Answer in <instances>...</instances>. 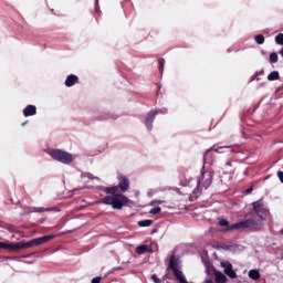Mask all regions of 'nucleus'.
Listing matches in <instances>:
<instances>
[{
	"label": "nucleus",
	"instance_id": "nucleus-1",
	"mask_svg": "<svg viewBox=\"0 0 283 283\" xmlns=\"http://www.w3.org/2000/svg\"><path fill=\"white\" fill-rule=\"evenodd\" d=\"M129 189V181L125 177H119L118 186H111L103 188L104 193L107 196L104 197L101 202L103 205H108L112 209H116L120 211L123 207H127L129 205V198L125 197V191ZM122 191V193H118Z\"/></svg>",
	"mask_w": 283,
	"mask_h": 283
},
{
	"label": "nucleus",
	"instance_id": "nucleus-2",
	"mask_svg": "<svg viewBox=\"0 0 283 283\" xmlns=\"http://www.w3.org/2000/svg\"><path fill=\"white\" fill-rule=\"evenodd\" d=\"M50 156L54 158V160H59V163H63L64 165H70V163L74 161V156L63 150H52Z\"/></svg>",
	"mask_w": 283,
	"mask_h": 283
},
{
	"label": "nucleus",
	"instance_id": "nucleus-3",
	"mask_svg": "<svg viewBox=\"0 0 283 283\" xmlns=\"http://www.w3.org/2000/svg\"><path fill=\"white\" fill-rule=\"evenodd\" d=\"M54 240V235H44L41 238L33 239L27 243L20 242L21 249H32V247H41V244H45Z\"/></svg>",
	"mask_w": 283,
	"mask_h": 283
},
{
	"label": "nucleus",
	"instance_id": "nucleus-4",
	"mask_svg": "<svg viewBox=\"0 0 283 283\" xmlns=\"http://www.w3.org/2000/svg\"><path fill=\"white\" fill-rule=\"evenodd\" d=\"M170 269L180 283H188L187 279H185V275H182V272L180 271V266L178 265V259L172 256V259L170 260Z\"/></svg>",
	"mask_w": 283,
	"mask_h": 283
},
{
	"label": "nucleus",
	"instance_id": "nucleus-5",
	"mask_svg": "<svg viewBox=\"0 0 283 283\" xmlns=\"http://www.w3.org/2000/svg\"><path fill=\"white\" fill-rule=\"evenodd\" d=\"M0 249H4L7 251H19L21 250V242L12 243L10 241L0 242Z\"/></svg>",
	"mask_w": 283,
	"mask_h": 283
},
{
	"label": "nucleus",
	"instance_id": "nucleus-6",
	"mask_svg": "<svg viewBox=\"0 0 283 283\" xmlns=\"http://www.w3.org/2000/svg\"><path fill=\"white\" fill-rule=\"evenodd\" d=\"M253 208L258 216H260V218H264V216H266V210L264 209V203H262V201L254 202ZM260 211H264V216H262Z\"/></svg>",
	"mask_w": 283,
	"mask_h": 283
},
{
	"label": "nucleus",
	"instance_id": "nucleus-7",
	"mask_svg": "<svg viewBox=\"0 0 283 283\" xmlns=\"http://www.w3.org/2000/svg\"><path fill=\"white\" fill-rule=\"evenodd\" d=\"M149 252H151V247H149V245H139L136 248V253L138 255H143V254L149 253Z\"/></svg>",
	"mask_w": 283,
	"mask_h": 283
},
{
	"label": "nucleus",
	"instance_id": "nucleus-8",
	"mask_svg": "<svg viewBox=\"0 0 283 283\" xmlns=\"http://www.w3.org/2000/svg\"><path fill=\"white\" fill-rule=\"evenodd\" d=\"M24 116H34L36 114V106L29 105L23 111Z\"/></svg>",
	"mask_w": 283,
	"mask_h": 283
},
{
	"label": "nucleus",
	"instance_id": "nucleus-9",
	"mask_svg": "<svg viewBox=\"0 0 283 283\" xmlns=\"http://www.w3.org/2000/svg\"><path fill=\"white\" fill-rule=\"evenodd\" d=\"M77 82H78V77L76 75H69L65 81V85L66 87H72V85H74Z\"/></svg>",
	"mask_w": 283,
	"mask_h": 283
},
{
	"label": "nucleus",
	"instance_id": "nucleus-10",
	"mask_svg": "<svg viewBox=\"0 0 283 283\" xmlns=\"http://www.w3.org/2000/svg\"><path fill=\"white\" fill-rule=\"evenodd\" d=\"M157 113H151L147 116L146 118V127H148V129H151V123H154V118L156 116Z\"/></svg>",
	"mask_w": 283,
	"mask_h": 283
},
{
	"label": "nucleus",
	"instance_id": "nucleus-11",
	"mask_svg": "<svg viewBox=\"0 0 283 283\" xmlns=\"http://www.w3.org/2000/svg\"><path fill=\"white\" fill-rule=\"evenodd\" d=\"M214 275L217 283H227V276L224 274L217 272Z\"/></svg>",
	"mask_w": 283,
	"mask_h": 283
},
{
	"label": "nucleus",
	"instance_id": "nucleus-12",
	"mask_svg": "<svg viewBox=\"0 0 283 283\" xmlns=\"http://www.w3.org/2000/svg\"><path fill=\"white\" fill-rule=\"evenodd\" d=\"M280 78V72L273 71L268 75V81H277Z\"/></svg>",
	"mask_w": 283,
	"mask_h": 283
},
{
	"label": "nucleus",
	"instance_id": "nucleus-13",
	"mask_svg": "<svg viewBox=\"0 0 283 283\" xmlns=\"http://www.w3.org/2000/svg\"><path fill=\"white\" fill-rule=\"evenodd\" d=\"M249 277L251 280H260V272H258L256 270H251L249 272Z\"/></svg>",
	"mask_w": 283,
	"mask_h": 283
},
{
	"label": "nucleus",
	"instance_id": "nucleus-14",
	"mask_svg": "<svg viewBox=\"0 0 283 283\" xmlns=\"http://www.w3.org/2000/svg\"><path fill=\"white\" fill-rule=\"evenodd\" d=\"M154 221L151 220H142V221H138V227H151Z\"/></svg>",
	"mask_w": 283,
	"mask_h": 283
},
{
	"label": "nucleus",
	"instance_id": "nucleus-15",
	"mask_svg": "<svg viewBox=\"0 0 283 283\" xmlns=\"http://www.w3.org/2000/svg\"><path fill=\"white\" fill-rule=\"evenodd\" d=\"M221 266L224 269V273L233 269V266L229 262H221Z\"/></svg>",
	"mask_w": 283,
	"mask_h": 283
},
{
	"label": "nucleus",
	"instance_id": "nucleus-16",
	"mask_svg": "<svg viewBox=\"0 0 283 283\" xmlns=\"http://www.w3.org/2000/svg\"><path fill=\"white\" fill-rule=\"evenodd\" d=\"M226 275H228V277H231V280H235V277H238V274H235V271L232 270H228V272H226Z\"/></svg>",
	"mask_w": 283,
	"mask_h": 283
},
{
	"label": "nucleus",
	"instance_id": "nucleus-17",
	"mask_svg": "<svg viewBox=\"0 0 283 283\" xmlns=\"http://www.w3.org/2000/svg\"><path fill=\"white\" fill-rule=\"evenodd\" d=\"M275 42L277 45H283V33L275 36Z\"/></svg>",
	"mask_w": 283,
	"mask_h": 283
},
{
	"label": "nucleus",
	"instance_id": "nucleus-18",
	"mask_svg": "<svg viewBox=\"0 0 283 283\" xmlns=\"http://www.w3.org/2000/svg\"><path fill=\"white\" fill-rule=\"evenodd\" d=\"M255 41L256 43H259V45H262V43H264V35L262 34L256 35Z\"/></svg>",
	"mask_w": 283,
	"mask_h": 283
},
{
	"label": "nucleus",
	"instance_id": "nucleus-19",
	"mask_svg": "<svg viewBox=\"0 0 283 283\" xmlns=\"http://www.w3.org/2000/svg\"><path fill=\"white\" fill-rule=\"evenodd\" d=\"M270 62L271 63H277V53H271L270 54Z\"/></svg>",
	"mask_w": 283,
	"mask_h": 283
},
{
	"label": "nucleus",
	"instance_id": "nucleus-20",
	"mask_svg": "<svg viewBox=\"0 0 283 283\" xmlns=\"http://www.w3.org/2000/svg\"><path fill=\"white\" fill-rule=\"evenodd\" d=\"M160 211H161L160 207H157V208L150 209L149 213H151L153 216H157V213H160Z\"/></svg>",
	"mask_w": 283,
	"mask_h": 283
},
{
	"label": "nucleus",
	"instance_id": "nucleus-21",
	"mask_svg": "<svg viewBox=\"0 0 283 283\" xmlns=\"http://www.w3.org/2000/svg\"><path fill=\"white\" fill-rule=\"evenodd\" d=\"M220 227H229V221L222 219L219 221Z\"/></svg>",
	"mask_w": 283,
	"mask_h": 283
},
{
	"label": "nucleus",
	"instance_id": "nucleus-22",
	"mask_svg": "<svg viewBox=\"0 0 283 283\" xmlns=\"http://www.w3.org/2000/svg\"><path fill=\"white\" fill-rule=\"evenodd\" d=\"M156 205H163V200H156L150 202V207H156Z\"/></svg>",
	"mask_w": 283,
	"mask_h": 283
},
{
	"label": "nucleus",
	"instance_id": "nucleus-23",
	"mask_svg": "<svg viewBox=\"0 0 283 283\" xmlns=\"http://www.w3.org/2000/svg\"><path fill=\"white\" fill-rule=\"evenodd\" d=\"M151 280L155 283H160V279H158V276L156 274L151 275Z\"/></svg>",
	"mask_w": 283,
	"mask_h": 283
},
{
	"label": "nucleus",
	"instance_id": "nucleus-24",
	"mask_svg": "<svg viewBox=\"0 0 283 283\" xmlns=\"http://www.w3.org/2000/svg\"><path fill=\"white\" fill-rule=\"evenodd\" d=\"M92 283H101V277H95L92 280Z\"/></svg>",
	"mask_w": 283,
	"mask_h": 283
},
{
	"label": "nucleus",
	"instance_id": "nucleus-25",
	"mask_svg": "<svg viewBox=\"0 0 283 283\" xmlns=\"http://www.w3.org/2000/svg\"><path fill=\"white\" fill-rule=\"evenodd\" d=\"M229 229H239V227H238V224H233Z\"/></svg>",
	"mask_w": 283,
	"mask_h": 283
},
{
	"label": "nucleus",
	"instance_id": "nucleus-26",
	"mask_svg": "<svg viewBox=\"0 0 283 283\" xmlns=\"http://www.w3.org/2000/svg\"><path fill=\"white\" fill-rule=\"evenodd\" d=\"M251 191H253V188L248 189L247 193H251Z\"/></svg>",
	"mask_w": 283,
	"mask_h": 283
},
{
	"label": "nucleus",
	"instance_id": "nucleus-27",
	"mask_svg": "<svg viewBox=\"0 0 283 283\" xmlns=\"http://www.w3.org/2000/svg\"><path fill=\"white\" fill-rule=\"evenodd\" d=\"M206 283H213V281H211V280H208V281H206Z\"/></svg>",
	"mask_w": 283,
	"mask_h": 283
},
{
	"label": "nucleus",
	"instance_id": "nucleus-28",
	"mask_svg": "<svg viewBox=\"0 0 283 283\" xmlns=\"http://www.w3.org/2000/svg\"><path fill=\"white\" fill-rule=\"evenodd\" d=\"M214 151H220V148H214Z\"/></svg>",
	"mask_w": 283,
	"mask_h": 283
},
{
	"label": "nucleus",
	"instance_id": "nucleus-29",
	"mask_svg": "<svg viewBox=\"0 0 283 283\" xmlns=\"http://www.w3.org/2000/svg\"><path fill=\"white\" fill-rule=\"evenodd\" d=\"M28 123H23L22 125L24 126V125H27Z\"/></svg>",
	"mask_w": 283,
	"mask_h": 283
},
{
	"label": "nucleus",
	"instance_id": "nucleus-30",
	"mask_svg": "<svg viewBox=\"0 0 283 283\" xmlns=\"http://www.w3.org/2000/svg\"><path fill=\"white\" fill-rule=\"evenodd\" d=\"M98 2V0H96Z\"/></svg>",
	"mask_w": 283,
	"mask_h": 283
}]
</instances>
